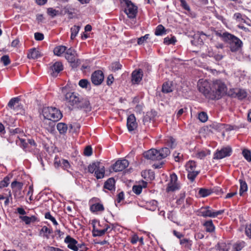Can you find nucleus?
Here are the masks:
<instances>
[{
	"mask_svg": "<svg viewBox=\"0 0 251 251\" xmlns=\"http://www.w3.org/2000/svg\"><path fill=\"white\" fill-rule=\"evenodd\" d=\"M42 115L44 119L54 122L59 121L62 117L60 111L54 107H43Z\"/></svg>",
	"mask_w": 251,
	"mask_h": 251,
	"instance_id": "nucleus-1",
	"label": "nucleus"
},
{
	"mask_svg": "<svg viewBox=\"0 0 251 251\" xmlns=\"http://www.w3.org/2000/svg\"><path fill=\"white\" fill-rule=\"evenodd\" d=\"M225 43L228 45V47L232 52H236L239 50L243 46L242 41L237 37L229 33L225 36Z\"/></svg>",
	"mask_w": 251,
	"mask_h": 251,
	"instance_id": "nucleus-2",
	"label": "nucleus"
},
{
	"mask_svg": "<svg viewBox=\"0 0 251 251\" xmlns=\"http://www.w3.org/2000/svg\"><path fill=\"white\" fill-rule=\"evenodd\" d=\"M212 91L214 99H219L226 92V87L222 81L216 80L213 82Z\"/></svg>",
	"mask_w": 251,
	"mask_h": 251,
	"instance_id": "nucleus-3",
	"label": "nucleus"
},
{
	"mask_svg": "<svg viewBox=\"0 0 251 251\" xmlns=\"http://www.w3.org/2000/svg\"><path fill=\"white\" fill-rule=\"evenodd\" d=\"M88 172L95 174L97 179H101L104 176V167L100 162H95L90 164L88 167Z\"/></svg>",
	"mask_w": 251,
	"mask_h": 251,
	"instance_id": "nucleus-4",
	"label": "nucleus"
},
{
	"mask_svg": "<svg viewBox=\"0 0 251 251\" xmlns=\"http://www.w3.org/2000/svg\"><path fill=\"white\" fill-rule=\"evenodd\" d=\"M198 86L200 92L202 93L206 98L211 100L214 99L212 91V86L210 87L209 83L206 80H200L198 83Z\"/></svg>",
	"mask_w": 251,
	"mask_h": 251,
	"instance_id": "nucleus-5",
	"label": "nucleus"
},
{
	"mask_svg": "<svg viewBox=\"0 0 251 251\" xmlns=\"http://www.w3.org/2000/svg\"><path fill=\"white\" fill-rule=\"evenodd\" d=\"M65 58L70 63L72 68H76L80 64V60L78 58L77 53L73 48L67 50L65 54Z\"/></svg>",
	"mask_w": 251,
	"mask_h": 251,
	"instance_id": "nucleus-6",
	"label": "nucleus"
},
{
	"mask_svg": "<svg viewBox=\"0 0 251 251\" xmlns=\"http://www.w3.org/2000/svg\"><path fill=\"white\" fill-rule=\"evenodd\" d=\"M198 212V215L200 216H202L204 218H215L222 214L224 212V210L214 211L210 206H207L202 207Z\"/></svg>",
	"mask_w": 251,
	"mask_h": 251,
	"instance_id": "nucleus-7",
	"label": "nucleus"
},
{
	"mask_svg": "<svg viewBox=\"0 0 251 251\" xmlns=\"http://www.w3.org/2000/svg\"><path fill=\"white\" fill-rule=\"evenodd\" d=\"M196 163L193 160H189L185 165L186 170L188 172L187 177L191 181H193L200 172L196 171Z\"/></svg>",
	"mask_w": 251,
	"mask_h": 251,
	"instance_id": "nucleus-8",
	"label": "nucleus"
},
{
	"mask_svg": "<svg viewBox=\"0 0 251 251\" xmlns=\"http://www.w3.org/2000/svg\"><path fill=\"white\" fill-rule=\"evenodd\" d=\"M232 152V149L229 146L222 148L221 150H217L214 154V159H221L225 157L229 156Z\"/></svg>",
	"mask_w": 251,
	"mask_h": 251,
	"instance_id": "nucleus-9",
	"label": "nucleus"
},
{
	"mask_svg": "<svg viewBox=\"0 0 251 251\" xmlns=\"http://www.w3.org/2000/svg\"><path fill=\"white\" fill-rule=\"evenodd\" d=\"M80 99L77 94L69 92L66 94L65 100L70 104L76 107Z\"/></svg>",
	"mask_w": 251,
	"mask_h": 251,
	"instance_id": "nucleus-10",
	"label": "nucleus"
},
{
	"mask_svg": "<svg viewBox=\"0 0 251 251\" xmlns=\"http://www.w3.org/2000/svg\"><path fill=\"white\" fill-rule=\"evenodd\" d=\"M177 181V176L175 174H173L170 176V181L168 184V186L167 187V191L168 192L169 191H174L176 190L179 189V186Z\"/></svg>",
	"mask_w": 251,
	"mask_h": 251,
	"instance_id": "nucleus-11",
	"label": "nucleus"
},
{
	"mask_svg": "<svg viewBox=\"0 0 251 251\" xmlns=\"http://www.w3.org/2000/svg\"><path fill=\"white\" fill-rule=\"evenodd\" d=\"M129 165L128 161L125 159L117 160L112 166V169L115 172L122 171Z\"/></svg>",
	"mask_w": 251,
	"mask_h": 251,
	"instance_id": "nucleus-12",
	"label": "nucleus"
},
{
	"mask_svg": "<svg viewBox=\"0 0 251 251\" xmlns=\"http://www.w3.org/2000/svg\"><path fill=\"white\" fill-rule=\"evenodd\" d=\"M125 12L128 18H133L136 16L137 13V7L131 1H128L126 3Z\"/></svg>",
	"mask_w": 251,
	"mask_h": 251,
	"instance_id": "nucleus-13",
	"label": "nucleus"
},
{
	"mask_svg": "<svg viewBox=\"0 0 251 251\" xmlns=\"http://www.w3.org/2000/svg\"><path fill=\"white\" fill-rule=\"evenodd\" d=\"M104 79V75L101 71L98 70L94 72L91 75V81L95 85L100 84Z\"/></svg>",
	"mask_w": 251,
	"mask_h": 251,
	"instance_id": "nucleus-14",
	"label": "nucleus"
},
{
	"mask_svg": "<svg viewBox=\"0 0 251 251\" xmlns=\"http://www.w3.org/2000/svg\"><path fill=\"white\" fill-rule=\"evenodd\" d=\"M126 126L129 132L134 131L137 127V123L134 114H131L127 117Z\"/></svg>",
	"mask_w": 251,
	"mask_h": 251,
	"instance_id": "nucleus-15",
	"label": "nucleus"
},
{
	"mask_svg": "<svg viewBox=\"0 0 251 251\" xmlns=\"http://www.w3.org/2000/svg\"><path fill=\"white\" fill-rule=\"evenodd\" d=\"M65 242L67 244V247L73 251H78L77 247V241L70 236H67L65 239Z\"/></svg>",
	"mask_w": 251,
	"mask_h": 251,
	"instance_id": "nucleus-16",
	"label": "nucleus"
},
{
	"mask_svg": "<svg viewBox=\"0 0 251 251\" xmlns=\"http://www.w3.org/2000/svg\"><path fill=\"white\" fill-rule=\"evenodd\" d=\"M157 150L151 149L144 153V156L147 159L157 160L158 159Z\"/></svg>",
	"mask_w": 251,
	"mask_h": 251,
	"instance_id": "nucleus-17",
	"label": "nucleus"
},
{
	"mask_svg": "<svg viewBox=\"0 0 251 251\" xmlns=\"http://www.w3.org/2000/svg\"><path fill=\"white\" fill-rule=\"evenodd\" d=\"M210 154V151L209 150L207 149H202V150H199L197 151H195L193 153V156L200 159H204L206 156L209 155Z\"/></svg>",
	"mask_w": 251,
	"mask_h": 251,
	"instance_id": "nucleus-18",
	"label": "nucleus"
},
{
	"mask_svg": "<svg viewBox=\"0 0 251 251\" xmlns=\"http://www.w3.org/2000/svg\"><path fill=\"white\" fill-rule=\"evenodd\" d=\"M51 69L52 71V75L56 76L57 74L63 70V66L61 62H56L51 67Z\"/></svg>",
	"mask_w": 251,
	"mask_h": 251,
	"instance_id": "nucleus-19",
	"label": "nucleus"
},
{
	"mask_svg": "<svg viewBox=\"0 0 251 251\" xmlns=\"http://www.w3.org/2000/svg\"><path fill=\"white\" fill-rule=\"evenodd\" d=\"M143 76L142 71L141 70L134 71L132 73V81L133 83H138Z\"/></svg>",
	"mask_w": 251,
	"mask_h": 251,
	"instance_id": "nucleus-20",
	"label": "nucleus"
},
{
	"mask_svg": "<svg viewBox=\"0 0 251 251\" xmlns=\"http://www.w3.org/2000/svg\"><path fill=\"white\" fill-rule=\"evenodd\" d=\"M76 107L89 109L90 108L89 101L86 98H82L80 97Z\"/></svg>",
	"mask_w": 251,
	"mask_h": 251,
	"instance_id": "nucleus-21",
	"label": "nucleus"
},
{
	"mask_svg": "<svg viewBox=\"0 0 251 251\" xmlns=\"http://www.w3.org/2000/svg\"><path fill=\"white\" fill-rule=\"evenodd\" d=\"M158 159L161 160L165 158L170 154V151L168 148H163L157 151Z\"/></svg>",
	"mask_w": 251,
	"mask_h": 251,
	"instance_id": "nucleus-22",
	"label": "nucleus"
},
{
	"mask_svg": "<svg viewBox=\"0 0 251 251\" xmlns=\"http://www.w3.org/2000/svg\"><path fill=\"white\" fill-rule=\"evenodd\" d=\"M11 186L13 189V192L16 194L17 193L20 192L23 186V184L22 182L14 181L12 182Z\"/></svg>",
	"mask_w": 251,
	"mask_h": 251,
	"instance_id": "nucleus-23",
	"label": "nucleus"
},
{
	"mask_svg": "<svg viewBox=\"0 0 251 251\" xmlns=\"http://www.w3.org/2000/svg\"><path fill=\"white\" fill-rule=\"evenodd\" d=\"M203 226L208 232H212L215 230V227L211 220L206 221L203 224Z\"/></svg>",
	"mask_w": 251,
	"mask_h": 251,
	"instance_id": "nucleus-24",
	"label": "nucleus"
},
{
	"mask_svg": "<svg viewBox=\"0 0 251 251\" xmlns=\"http://www.w3.org/2000/svg\"><path fill=\"white\" fill-rule=\"evenodd\" d=\"M172 82L171 81L166 82L163 84L162 91L163 93H168L173 91Z\"/></svg>",
	"mask_w": 251,
	"mask_h": 251,
	"instance_id": "nucleus-25",
	"label": "nucleus"
},
{
	"mask_svg": "<svg viewBox=\"0 0 251 251\" xmlns=\"http://www.w3.org/2000/svg\"><path fill=\"white\" fill-rule=\"evenodd\" d=\"M41 55L38 50L35 48L30 50L27 54V57L29 59H37L40 57Z\"/></svg>",
	"mask_w": 251,
	"mask_h": 251,
	"instance_id": "nucleus-26",
	"label": "nucleus"
},
{
	"mask_svg": "<svg viewBox=\"0 0 251 251\" xmlns=\"http://www.w3.org/2000/svg\"><path fill=\"white\" fill-rule=\"evenodd\" d=\"M66 50V47L64 46H58L53 50L54 54L58 56H60Z\"/></svg>",
	"mask_w": 251,
	"mask_h": 251,
	"instance_id": "nucleus-27",
	"label": "nucleus"
},
{
	"mask_svg": "<svg viewBox=\"0 0 251 251\" xmlns=\"http://www.w3.org/2000/svg\"><path fill=\"white\" fill-rule=\"evenodd\" d=\"M115 187V179L113 178H109L104 184V188L112 190Z\"/></svg>",
	"mask_w": 251,
	"mask_h": 251,
	"instance_id": "nucleus-28",
	"label": "nucleus"
},
{
	"mask_svg": "<svg viewBox=\"0 0 251 251\" xmlns=\"http://www.w3.org/2000/svg\"><path fill=\"white\" fill-rule=\"evenodd\" d=\"M173 156L176 162H181L184 160L183 154L181 151H175Z\"/></svg>",
	"mask_w": 251,
	"mask_h": 251,
	"instance_id": "nucleus-29",
	"label": "nucleus"
},
{
	"mask_svg": "<svg viewBox=\"0 0 251 251\" xmlns=\"http://www.w3.org/2000/svg\"><path fill=\"white\" fill-rule=\"evenodd\" d=\"M103 210L104 207L103 205L99 203L94 204L90 207V210L92 212L102 211Z\"/></svg>",
	"mask_w": 251,
	"mask_h": 251,
	"instance_id": "nucleus-30",
	"label": "nucleus"
},
{
	"mask_svg": "<svg viewBox=\"0 0 251 251\" xmlns=\"http://www.w3.org/2000/svg\"><path fill=\"white\" fill-rule=\"evenodd\" d=\"M239 182L240 185L239 194L240 196H242L243 193L248 190V186L247 183L242 179L239 180Z\"/></svg>",
	"mask_w": 251,
	"mask_h": 251,
	"instance_id": "nucleus-31",
	"label": "nucleus"
},
{
	"mask_svg": "<svg viewBox=\"0 0 251 251\" xmlns=\"http://www.w3.org/2000/svg\"><path fill=\"white\" fill-rule=\"evenodd\" d=\"M57 129L60 134H64L68 129V126L63 123H59L57 125Z\"/></svg>",
	"mask_w": 251,
	"mask_h": 251,
	"instance_id": "nucleus-32",
	"label": "nucleus"
},
{
	"mask_svg": "<svg viewBox=\"0 0 251 251\" xmlns=\"http://www.w3.org/2000/svg\"><path fill=\"white\" fill-rule=\"evenodd\" d=\"M245 246L244 241H239L233 245L232 251H240Z\"/></svg>",
	"mask_w": 251,
	"mask_h": 251,
	"instance_id": "nucleus-33",
	"label": "nucleus"
},
{
	"mask_svg": "<svg viewBox=\"0 0 251 251\" xmlns=\"http://www.w3.org/2000/svg\"><path fill=\"white\" fill-rule=\"evenodd\" d=\"M165 143L168 146L174 148L176 146V140L172 137H167L165 139Z\"/></svg>",
	"mask_w": 251,
	"mask_h": 251,
	"instance_id": "nucleus-34",
	"label": "nucleus"
},
{
	"mask_svg": "<svg viewBox=\"0 0 251 251\" xmlns=\"http://www.w3.org/2000/svg\"><path fill=\"white\" fill-rule=\"evenodd\" d=\"M80 29V26L77 25H74L71 28V38L72 40H74L78 34Z\"/></svg>",
	"mask_w": 251,
	"mask_h": 251,
	"instance_id": "nucleus-35",
	"label": "nucleus"
},
{
	"mask_svg": "<svg viewBox=\"0 0 251 251\" xmlns=\"http://www.w3.org/2000/svg\"><path fill=\"white\" fill-rule=\"evenodd\" d=\"M19 99L18 98H14L11 99L8 103V106L11 109H15V106L18 104Z\"/></svg>",
	"mask_w": 251,
	"mask_h": 251,
	"instance_id": "nucleus-36",
	"label": "nucleus"
},
{
	"mask_svg": "<svg viewBox=\"0 0 251 251\" xmlns=\"http://www.w3.org/2000/svg\"><path fill=\"white\" fill-rule=\"evenodd\" d=\"M165 33V28L161 25H158L155 29V34L156 36H161Z\"/></svg>",
	"mask_w": 251,
	"mask_h": 251,
	"instance_id": "nucleus-37",
	"label": "nucleus"
},
{
	"mask_svg": "<svg viewBox=\"0 0 251 251\" xmlns=\"http://www.w3.org/2000/svg\"><path fill=\"white\" fill-rule=\"evenodd\" d=\"M20 218L23 221L25 222L26 224H29L31 222L35 221L36 219L34 216L29 217L26 216H21Z\"/></svg>",
	"mask_w": 251,
	"mask_h": 251,
	"instance_id": "nucleus-38",
	"label": "nucleus"
},
{
	"mask_svg": "<svg viewBox=\"0 0 251 251\" xmlns=\"http://www.w3.org/2000/svg\"><path fill=\"white\" fill-rule=\"evenodd\" d=\"M10 178L9 176H5L3 179L0 181V188L7 187L9 184Z\"/></svg>",
	"mask_w": 251,
	"mask_h": 251,
	"instance_id": "nucleus-39",
	"label": "nucleus"
},
{
	"mask_svg": "<svg viewBox=\"0 0 251 251\" xmlns=\"http://www.w3.org/2000/svg\"><path fill=\"white\" fill-rule=\"evenodd\" d=\"M199 194L201 197H206L211 194V191L209 189L201 188L199 191Z\"/></svg>",
	"mask_w": 251,
	"mask_h": 251,
	"instance_id": "nucleus-40",
	"label": "nucleus"
},
{
	"mask_svg": "<svg viewBox=\"0 0 251 251\" xmlns=\"http://www.w3.org/2000/svg\"><path fill=\"white\" fill-rule=\"evenodd\" d=\"M59 163L60 164V167L63 169L67 170L70 168V165L68 160L65 159L59 160Z\"/></svg>",
	"mask_w": 251,
	"mask_h": 251,
	"instance_id": "nucleus-41",
	"label": "nucleus"
},
{
	"mask_svg": "<svg viewBox=\"0 0 251 251\" xmlns=\"http://www.w3.org/2000/svg\"><path fill=\"white\" fill-rule=\"evenodd\" d=\"M150 34H147L143 36H142L137 39V44L139 45H141L146 42L147 39L149 38Z\"/></svg>",
	"mask_w": 251,
	"mask_h": 251,
	"instance_id": "nucleus-42",
	"label": "nucleus"
},
{
	"mask_svg": "<svg viewBox=\"0 0 251 251\" xmlns=\"http://www.w3.org/2000/svg\"><path fill=\"white\" fill-rule=\"evenodd\" d=\"M122 65L118 62H115L111 64V69L113 71L116 72L121 69Z\"/></svg>",
	"mask_w": 251,
	"mask_h": 251,
	"instance_id": "nucleus-43",
	"label": "nucleus"
},
{
	"mask_svg": "<svg viewBox=\"0 0 251 251\" xmlns=\"http://www.w3.org/2000/svg\"><path fill=\"white\" fill-rule=\"evenodd\" d=\"M176 39L175 37L169 38L168 37H166L164 39V43L166 45L174 44L176 43Z\"/></svg>",
	"mask_w": 251,
	"mask_h": 251,
	"instance_id": "nucleus-44",
	"label": "nucleus"
},
{
	"mask_svg": "<svg viewBox=\"0 0 251 251\" xmlns=\"http://www.w3.org/2000/svg\"><path fill=\"white\" fill-rule=\"evenodd\" d=\"M198 118L201 122L204 123L207 121L208 116L205 112H201L199 113Z\"/></svg>",
	"mask_w": 251,
	"mask_h": 251,
	"instance_id": "nucleus-45",
	"label": "nucleus"
},
{
	"mask_svg": "<svg viewBox=\"0 0 251 251\" xmlns=\"http://www.w3.org/2000/svg\"><path fill=\"white\" fill-rule=\"evenodd\" d=\"M45 217L46 219L50 220L54 225L56 226L58 225V223L55 219L51 215L50 212L46 213L45 215Z\"/></svg>",
	"mask_w": 251,
	"mask_h": 251,
	"instance_id": "nucleus-46",
	"label": "nucleus"
},
{
	"mask_svg": "<svg viewBox=\"0 0 251 251\" xmlns=\"http://www.w3.org/2000/svg\"><path fill=\"white\" fill-rule=\"evenodd\" d=\"M236 96L239 99H243L247 96L246 92L243 89H239L236 92Z\"/></svg>",
	"mask_w": 251,
	"mask_h": 251,
	"instance_id": "nucleus-47",
	"label": "nucleus"
},
{
	"mask_svg": "<svg viewBox=\"0 0 251 251\" xmlns=\"http://www.w3.org/2000/svg\"><path fill=\"white\" fill-rule=\"evenodd\" d=\"M78 85L82 88H87L88 85H90V84L87 79H83L79 80Z\"/></svg>",
	"mask_w": 251,
	"mask_h": 251,
	"instance_id": "nucleus-48",
	"label": "nucleus"
},
{
	"mask_svg": "<svg viewBox=\"0 0 251 251\" xmlns=\"http://www.w3.org/2000/svg\"><path fill=\"white\" fill-rule=\"evenodd\" d=\"M142 186L139 185H134L132 187L133 192L137 195H139L142 192Z\"/></svg>",
	"mask_w": 251,
	"mask_h": 251,
	"instance_id": "nucleus-49",
	"label": "nucleus"
},
{
	"mask_svg": "<svg viewBox=\"0 0 251 251\" xmlns=\"http://www.w3.org/2000/svg\"><path fill=\"white\" fill-rule=\"evenodd\" d=\"M243 155L245 158L249 162H251V152L248 150H243L242 152Z\"/></svg>",
	"mask_w": 251,
	"mask_h": 251,
	"instance_id": "nucleus-50",
	"label": "nucleus"
},
{
	"mask_svg": "<svg viewBox=\"0 0 251 251\" xmlns=\"http://www.w3.org/2000/svg\"><path fill=\"white\" fill-rule=\"evenodd\" d=\"M4 122L10 126H14V120L10 117L7 116L4 119Z\"/></svg>",
	"mask_w": 251,
	"mask_h": 251,
	"instance_id": "nucleus-51",
	"label": "nucleus"
},
{
	"mask_svg": "<svg viewBox=\"0 0 251 251\" xmlns=\"http://www.w3.org/2000/svg\"><path fill=\"white\" fill-rule=\"evenodd\" d=\"M1 61L3 62L4 66H7L10 63L9 56L7 55H3L1 57Z\"/></svg>",
	"mask_w": 251,
	"mask_h": 251,
	"instance_id": "nucleus-52",
	"label": "nucleus"
},
{
	"mask_svg": "<svg viewBox=\"0 0 251 251\" xmlns=\"http://www.w3.org/2000/svg\"><path fill=\"white\" fill-rule=\"evenodd\" d=\"M219 251H228V248L225 243H222L219 244L217 246Z\"/></svg>",
	"mask_w": 251,
	"mask_h": 251,
	"instance_id": "nucleus-53",
	"label": "nucleus"
},
{
	"mask_svg": "<svg viewBox=\"0 0 251 251\" xmlns=\"http://www.w3.org/2000/svg\"><path fill=\"white\" fill-rule=\"evenodd\" d=\"M109 227V226H107L106 228H104L103 229H100V230L97 229V230H96L95 232L97 233H96L95 234V236H100L103 235L107 231V230H108Z\"/></svg>",
	"mask_w": 251,
	"mask_h": 251,
	"instance_id": "nucleus-54",
	"label": "nucleus"
},
{
	"mask_svg": "<svg viewBox=\"0 0 251 251\" xmlns=\"http://www.w3.org/2000/svg\"><path fill=\"white\" fill-rule=\"evenodd\" d=\"M233 18L238 22L245 21V20L242 18V14L240 13H235L233 15Z\"/></svg>",
	"mask_w": 251,
	"mask_h": 251,
	"instance_id": "nucleus-55",
	"label": "nucleus"
},
{
	"mask_svg": "<svg viewBox=\"0 0 251 251\" xmlns=\"http://www.w3.org/2000/svg\"><path fill=\"white\" fill-rule=\"evenodd\" d=\"M227 34H229V33H228L227 32H225L222 33L221 32H220L219 31H215V34L219 37H222L223 38V40L224 42H225V39H226L225 36H226Z\"/></svg>",
	"mask_w": 251,
	"mask_h": 251,
	"instance_id": "nucleus-56",
	"label": "nucleus"
},
{
	"mask_svg": "<svg viewBox=\"0 0 251 251\" xmlns=\"http://www.w3.org/2000/svg\"><path fill=\"white\" fill-rule=\"evenodd\" d=\"M84 153L85 155L87 156L91 155L92 153V149L91 147L90 146L86 147L84 150Z\"/></svg>",
	"mask_w": 251,
	"mask_h": 251,
	"instance_id": "nucleus-57",
	"label": "nucleus"
},
{
	"mask_svg": "<svg viewBox=\"0 0 251 251\" xmlns=\"http://www.w3.org/2000/svg\"><path fill=\"white\" fill-rule=\"evenodd\" d=\"M44 35L43 34L39 32H36L34 33V38L37 41H42L44 39Z\"/></svg>",
	"mask_w": 251,
	"mask_h": 251,
	"instance_id": "nucleus-58",
	"label": "nucleus"
},
{
	"mask_svg": "<svg viewBox=\"0 0 251 251\" xmlns=\"http://www.w3.org/2000/svg\"><path fill=\"white\" fill-rule=\"evenodd\" d=\"M245 233L246 235L251 238V225H248L246 226Z\"/></svg>",
	"mask_w": 251,
	"mask_h": 251,
	"instance_id": "nucleus-59",
	"label": "nucleus"
},
{
	"mask_svg": "<svg viewBox=\"0 0 251 251\" xmlns=\"http://www.w3.org/2000/svg\"><path fill=\"white\" fill-rule=\"evenodd\" d=\"M57 11L52 8H49L48 9V13L49 15L54 17L57 15Z\"/></svg>",
	"mask_w": 251,
	"mask_h": 251,
	"instance_id": "nucleus-60",
	"label": "nucleus"
},
{
	"mask_svg": "<svg viewBox=\"0 0 251 251\" xmlns=\"http://www.w3.org/2000/svg\"><path fill=\"white\" fill-rule=\"evenodd\" d=\"M77 247H78V251H86L87 250V247L84 244L77 243Z\"/></svg>",
	"mask_w": 251,
	"mask_h": 251,
	"instance_id": "nucleus-61",
	"label": "nucleus"
},
{
	"mask_svg": "<svg viewBox=\"0 0 251 251\" xmlns=\"http://www.w3.org/2000/svg\"><path fill=\"white\" fill-rule=\"evenodd\" d=\"M69 127L71 129H73V128L74 127L75 129L73 131V132H76L79 129L80 126L79 124L75 123V124H74L73 125H70L69 126Z\"/></svg>",
	"mask_w": 251,
	"mask_h": 251,
	"instance_id": "nucleus-62",
	"label": "nucleus"
},
{
	"mask_svg": "<svg viewBox=\"0 0 251 251\" xmlns=\"http://www.w3.org/2000/svg\"><path fill=\"white\" fill-rule=\"evenodd\" d=\"M21 146L25 150L28 147V142L26 143L24 139H20Z\"/></svg>",
	"mask_w": 251,
	"mask_h": 251,
	"instance_id": "nucleus-63",
	"label": "nucleus"
},
{
	"mask_svg": "<svg viewBox=\"0 0 251 251\" xmlns=\"http://www.w3.org/2000/svg\"><path fill=\"white\" fill-rule=\"evenodd\" d=\"M47 251H64L60 249L55 248L53 247H50V246H48L47 247Z\"/></svg>",
	"mask_w": 251,
	"mask_h": 251,
	"instance_id": "nucleus-64",
	"label": "nucleus"
}]
</instances>
